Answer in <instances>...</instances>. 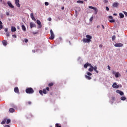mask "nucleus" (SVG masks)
Listing matches in <instances>:
<instances>
[{"mask_svg":"<svg viewBox=\"0 0 127 127\" xmlns=\"http://www.w3.org/2000/svg\"><path fill=\"white\" fill-rule=\"evenodd\" d=\"M55 126L56 127H61V126H59V124H58V123H56Z\"/></svg>","mask_w":127,"mask_h":127,"instance_id":"obj_35","label":"nucleus"},{"mask_svg":"<svg viewBox=\"0 0 127 127\" xmlns=\"http://www.w3.org/2000/svg\"><path fill=\"white\" fill-rule=\"evenodd\" d=\"M77 3H80V4H82L84 3V1L78 0V1H77Z\"/></svg>","mask_w":127,"mask_h":127,"instance_id":"obj_28","label":"nucleus"},{"mask_svg":"<svg viewBox=\"0 0 127 127\" xmlns=\"http://www.w3.org/2000/svg\"><path fill=\"white\" fill-rule=\"evenodd\" d=\"M119 16L120 18H124V17H125V15H124L122 13H119Z\"/></svg>","mask_w":127,"mask_h":127,"instance_id":"obj_21","label":"nucleus"},{"mask_svg":"<svg viewBox=\"0 0 127 127\" xmlns=\"http://www.w3.org/2000/svg\"><path fill=\"white\" fill-rule=\"evenodd\" d=\"M11 122V120L10 119H8L6 121V124H9Z\"/></svg>","mask_w":127,"mask_h":127,"instance_id":"obj_27","label":"nucleus"},{"mask_svg":"<svg viewBox=\"0 0 127 127\" xmlns=\"http://www.w3.org/2000/svg\"><path fill=\"white\" fill-rule=\"evenodd\" d=\"M84 1H88V0H84Z\"/></svg>","mask_w":127,"mask_h":127,"instance_id":"obj_64","label":"nucleus"},{"mask_svg":"<svg viewBox=\"0 0 127 127\" xmlns=\"http://www.w3.org/2000/svg\"><path fill=\"white\" fill-rule=\"evenodd\" d=\"M123 13L125 14V15L126 16H127V12H126V11H123Z\"/></svg>","mask_w":127,"mask_h":127,"instance_id":"obj_37","label":"nucleus"},{"mask_svg":"<svg viewBox=\"0 0 127 127\" xmlns=\"http://www.w3.org/2000/svg\"><path fill=\"white\" fill-rule=\"evenodd\" d=\"M6 15H7L8 16H9V12H6Z\"/></svg>","mask_w":127,"mask_h":127,"instance_id":"obj_53","label":"nucleus"},{"mask_svg":"<svg viewBox=\"0 0 127 127\" xmlns=\"http://www.w3.org/2000/svg\"><path fill=\"white\" fill-rule=\"evenodd\" d=\"M86 74L88 76H92V73L90 72H87Z\"/></svg>","mask_w":127,"mask_h":127,"instance_id":"obj_31","label":"nucleus"},{"mask_svg":"<svg viewBox=\"0 0 127 127\" xmlns=\"http://www.w3.org/2000/svg\"><path fill=\"white\" fill-rule=\"evenodd\" d=\"M46 90L47 91H49V87H47Z\"/></svg>","mask_w":127,"mask_h":127,"instance_id":"obj_55","label":"nucleus"},{"mask_svg":"<svg viewBox=\"0 0 127 127\" xmlns=\"http://www.w3.org/2000/svg\"><path fill=\"white\" fill-rule=\"evenodd\" d=\"M30 16H31V17H33L34 16L33 15V13H31V14H30Z\"/></svg>","mask_w":127,"mask_h":127,"instance_id":"obj_44","label":"nucleus"},{"mask_svg":"<svg viewBox=\"0 0 127 127\" xmlns=\"http://www.w3.org/2000/svg\"><path fill=\"white\" fill-rule=\"evenodd\" d=\"M32 51L34 53H35V50H33Z\"/></svg>","mask_w":127,"mask_h":127,"instance_id":"obj_60","label":"nucleus"},{"mask_svg":"<svg viewBox=\"0 0 127 127\" xmlns=\"http://www.w3.org/2000/svg\"><path fill=\"white\" fill-rule=\"evenodd\" d=\"M37 23L39 25L38 27V28H41V27H42V25H41V22H40V21H39V20H37Z\"/></svg>","mask_w":127,"mask_h":127,"instance_id":"obj_10","label":"nucleus"},{"mask_svg":"<svg viewBox=\"0 0 127 127\" xmlns=\"http://www.w3.org/2000/svg\"><path fill=\"white\" fill-rule=\"evenodd\" d=\"M126 99H127V98L125 96H122L120 98V100H121V101H125L126 100Z\"/></svg>","mask_w":127,"mask_h":127,"instance_id":"obj_22","label":"nucleus"},{"mask_svg":"<svg viewBox=\"0 0 127 127\" xmlns=\"http://www.w3.org/2000/svg\"><path fill=\"white\" fill-rule=\"evenodd\" d=\"M64 9H65V7H62V10H64Z\"/></svg>","mask_w":127,"mask_h":127,"instance_id":"obj_57","label":"nucleus"},{"mask_svg":"<svg viewBox=\"0 0 127 127\" xmlns=\"http://www.w3.org/2000/svg\"><path fill=\"white\" fill-rule=\"evenodd\" d=\"M88 67H90L88 69L89 72H93V71H94V67L92 66L91 64L87 62L84 64V67L87 68Z\"/></svg>","mask_w":127,"mask_h":127,"instance_id":"obj_2","label":"nucleus"},{"mask_svg":"<svg viewBox=\"0 0 127 127\" xmlns=\"http://www.w3.org/2000/svg\"><path fill=\"white\" fill-rule=\"evenodd\" d=\"M88 7L90 9H93V10H94V9H96V7H93V6H89Z\"/></svg>","mask_w":127,"mask_h":127,"instance_id":"obj_25","label":"nucleus"},{"mask_svg":"<svg viewBox=\"0 0 127 127\" xmlns=\"http://www.w3.org/2000/svg\"><path fill=\"white\" fill-rule=\"evenodd\" d=\"M108 70H111V67L110 66H108Z\"/></svg>","mask_w":127,"mask_h":127,"instance_id":"obj_52","label":"nucleus"},{"mask_svg":"<svg viewBox=\"0 0 127 127\" xmlns=\"http://www.w3.org/2000/svg\"><path fill=\"white\" fill-rule=\"evenodd\" d=\"M48 20L49 21H51V20H52L51 18V17L48 18Z\"/></svg>","mask_w":127,"mask_h":127,"instance_id":"obj_47","label":"nucleus"},{"mask_svg":"<svg viewBox=\"0 0 127 127\" xmlns=\"http://www.w3.org/2000/svg\"><path fill=\"white\" fill-rule=\"evenodd\" d=\"M6 120L7 119H5L4 120H3L2 122H1V124L2 125H4V124H5L6 122Z\"/></svg>","mask_w":127,"mask_h":127,"instance_id":"obj_23","label":"nucleus"},{"mask_svg":"<svg viewBox=\"0 0 127 127\" xmlns=\"http://www.w3.org/2000/svg\"><path fill=\"white\" fill-rule=\"evenodd\" d=\"M45 5H46V6H47L49 5V3L47 2H45Z\"/></svg>","mask_w":127,"mask_h":127,"instance_id":"obj_38","label":"nucleus"},{"mask_svg":"<svg viewBox=\"0 0 127 127\" xmlns=\"http://www.w3.org/2000/svg\"><path fill=\"white\" fill-rule=\"evenodd\" d=\"M6 35H7V37H8V36H9V35H9V33L7 32Z\"/></svg>","mask_w":127,"mask_h":127,"instance_id":"obj_48","label":"nucleus"},{"mask_svg":"<svg viewBox=\"0 0 127 127\" xmlns=\"http://www.w3.org/2000/svg\"><path fill=\"white\" fill-rule=\"evenodd\" d=\"M12 37H13L14 38H16L17 36L16 35H12Z\"/></svg>","mask_w":127,"mask_h":127,"instance_id":"obj_42","label":"nucleus"},{"mask_svg":"<svg viewBox=\"0 0 127 127\" xmlns=\"http://www.w3.org/2000/svg\"><path fill=\"white\" fill-rule=\"evenodd\" d=\"M97 28H100V25H97Z\"/></svg>","mask_w":127,"mask_h":127,"instance_id":"obj_59","label":"nucleus"},{"mask_svg":"<svg viewBox=\"0 0 127 127\" xmlns=\"http://www.w3.org/2000/svg\"><path fill=\"white\" fill-rule=\"evenodd\" d=\"M106 9L107 11H109V7H106Z\"/></svg>","mask_w":127,"mask_h":127,"instance_id":"obj_45","label":"nucleus"},{"mask_svg":"<svg viewBox=\"0 0 127 127\" xmlns=\"http://www.w3.org/2000/svg\"><path fill=\"white\" fill-rule=\"evenodd\" d=\"M0 2H2V0H0Z\"/></svg>","mask_w":127,"mask_h":127,"instance_id":"obj_63","label":"nucleus"},{"mask_svg":"<svg viewBox=\"0 0 127 127\" xmlns=\"http://www.w3.org/2000/svg\"><path fill=\"white\" fill-rule=\"evenodd\" d=\"M37 33L36 32H33V34H36Z\"/></svg>","mask_w":127,"mask_h":127,"instance_id":"obj_62","label":"nucleus"},{"mask_svg":"<svg viewBox=\"0 0 127 127\" xmlns=\"http://www.w3.org/2000/svg\"><path fill=\"white\" fill-rule=\"evenodd\" d=\"M30 28H33V27H36V25L34 22L30 23Z\"/></svg>","mask_w":127,"mask_h":127,"instance_id":"obj_11","label":"nucleus"},{"mask_svg":"<svg viewBox=\"0 0 127 127\" xmlns=\"http://www.w3.org/2000/svg\"><path fill=\"white\" fill-rule=\"evenodd\" d=\"M10 113H14L15 110L13 108H10L9 110Z\"/></svg>","mask_w":127,"mask_h":127,"instance_id":"obj_18","label":"nucleus"},{"mask_svg":"<svg viewBox=\"0 0 127 127\" xmlns=\"http://www.w3.org/2000/svg\"><path fill=\"white\" fill-rule=\"evenodd\" d=\"M4 31H5V32H7L8 31V28H5L4 29Z\"/></svg>","mask_w":127,"mask_h":127,"instance_id":"obj_43","label":"nucleus"},{"mask_svg":"<svg viewBox=\"0 0 127 127\" xmlns=\"http://www.w3.org/2000/svg\"><path fill=\"white\" fill-rule=\"evenodd\" d=\"M15 3L17 7H20V4L19 3V0H15Z\"/></svg>","mask_w":127,"mask_h":127,"instance_id":"obj_8","label":"nucleus"},{"mask_svg":"<svg viewBox=\"0 0 127 127\" xmlns=\"http://www.w3.org/2000/svg\"><path fill=\"white\" fill-rule=\"evenodd\" d=\"M31 18H32V20H34V21H35V20H36V19H35V18H34V16Z\"/></svg>","mask_w":127,"mask_h":127,"instance_id":"obj_39","label":"nucleus"},{"mask_svg":"<svg viewBox=\"0 0 127 127\" xmlns=\"http://www.w3.org/2000/svg\"><path fill=\"white\" fill-rule=\"evenodd\" d=\"M43 93L44 94V95H46V94H47V92H46V89H44L43 90Z\"/></svg>","mask_w":127,"mask_h":127,"instance_id":"obj_24","label":"nucleus"},{"mask_svg":"<svg viewBox=\"0 0 127 127\" xmlns=\"http://www.w3.org/2000/svg\"><path fill=\"white\" fill-rule=\"evenodd\" d=\"M49 87H52V86H53V84L52 83H50L48 84Z\"/></svg>","mask_w":127,"mask_h":127,"instance_id":"obj_34","label":"nucleus"},{"mask_svg":"<svg viewBox=\"0 0 127 127\" xmlns=\"http://www.w3.org/2000/svg\"><path fill=\"white\" fill-rule=\"evenodd\" d=\"M116 93H117V94H119L120 96H124V92L122 91L117 90L116 91Z\"/></svg>","mask_w":127,"mask_h":127,"instance_id":"obj_9","label":"nucleus"},{"mask_svg":"<svg viewBox=\"0 0 127 127\" xmlns=\"http://www.w3.org/2000/svg\"><path fill=\"white\" fill-rule=\"evenodd\" d=\"M85 78H86L87 80H92V77L88 75H85Z\"/></svg>","mask_w":127,"mask_h":127,"instance_id":"obj_16","label":"nucleus"},{"mask_svg":"<svg viewBox=\"0 0 127 127\" xmlns=\"http://www.w3.org/2000/svg\"><path fill=\"white\" fill-rule=\"evenodd\" d=\"M97 69H98V67H97V66H94L93 70L95 71V72H96L97 73V74H99V71L98 70H97Z\"/></svg>","mask_w":127,"mask_h":127,"instance_id":"obj_17","label":"nucleus"},{"mask_svg":"<svg viewBox=\"0 0 127 127\" xmlns=\"http://www.w3.org/2000/svg\"><path fill=\"white\" fill-rule=\"evenodd\" d=\"M114 46L115 47H122V46H124V44L122 43H116L114 44Z\"/></svg>","mask_w":127,"mask_h":127,"instance_id":"obj_6","label":"nucleus"},{"mask_svg":"<svg viewBox=\"0 0 127 127\" xmlns=\"http://www.w3.org/2000/svg\"><path fill=\"white\" fill-rule=\"evenodd\" d=\"M51 36L49 38V39H54V33H53V31L52 29L50 30Z\"/></svg>","mask_w":127,"mask_h":127,"instance_id":"obj_5","label":"nucleus"},{"mask_svg":"<svg viewBox=\"0 0 127 127\" xmlns=\"http://www.w3.org/2000/svg\"><path fill=\"white\" fill-rule=\"evenodd\" d=\"M7 4H8V6H9V7H10V8H14V6L12 5V4L11 3V2L10 1H8Z\"/></svg>","mask_w":127,"mask_h":127,"instance_id":"obj_12","label":"nucleus"},{"mask_svg":"<svg viewBox=\"0 0 127 127\" xmlns=\"http://www.w3.org/2000/svg\"><path fill=\"white\" fill-rule=\"evenodd\" d=\"M109 21L111 23H113L115 22L116 21L115 20H114V19H112V20H109Z\"/></svg>","mask_w":127,"mask_h":127,"instance_id":"obj_33","label":"nucleus"},{"mask_svg":"<svg viewBox=\"0 0 127 127\" xmlns=\"http://www.w3.org/2000/svg\"><path fill=\"white\" fill-rule=\"evenodd\" d=\"M102 28H103V29H105V26H104V25H102Z\"/></svg>","mask_w":127,"mask_h":127,"instance_id":"obj_56","label":"nucleus"},{"mask_svg":"<svg viewBox=\"0 0 127 127\" xmlns=\"http://www.w3.org/2000/svg\"><path fill=\"white\" fill-rule=\"evenodd\" d=\"M93 18H94V17H93V16H92V17L89 19V21H90V22H92V21H93Z\"/></svg>","mask_w":127,"mask_h":127,"instance_id":"obj_32","label":"nucleus"},{"mask_svg":"<svg viewBox=\"0 0 127 127\" xmlns=\"http://www.w3.org/2000/svg\"><path fill=\"white\" fill-rule=\"evenodd\" d=\"M11 31L12 32H15V31H16V28H15V27H12Z\"/></svg>","mask_w":127,"mask_h":127,"instance_id":"obj_15","label":"nucleus"},{"mask_svg":"<svg viewBox=\"0 0 127 127\" xmlns=\"http://www.w3.org/2000/svg\"><path fill=\"white\" fill-rule=\"evenodd\" d=\"M113 15H115V16H117V14L114 13V14H113Z\"/></svg>","mask_w":127,"mask_h":127,"instance_id":"obj_61","label":"nucleus"},{"mask_svg":"<svg viewBox=\"0 0 127 127\" xmlns=\"http://www.w3.org/2000/svg\"><path fill=\"white\" fill-rule=\"evenodd\" d=\"M0 16H1V18H3V14H1Z\"/></svg>","mask_w":127,"mask_h":127,"instance_id":"obj_50","label":"nucleus"},{"mask_svg":"<svg viewBox=\"0 0 127 127\" xmlns=\"http://www.w3.org/2000/svg\"><path fill=\"white\" fill-rule=\"evenodd\" d=\"M109 18L110 19H113V16H109Z\"/></svg>","mask_w":127,"mask_h":127,"instance_id":"obj_51","label":"nucleus"},{"mask_svg":"<svg viewBox=\"0 0 127 127\" xmlns=\"http://www.w3.org/2000/svg\"><path fill=\"white\" fill-rule=\"evenodd\" d=\"M116 39V36L115 35H113L112 37V41H114V40H115Z\"/></svg>","mask_w":127,"mask_h":127,"instance_id":"obj_26","label":"nucleus"},{"mask_svg":"<svg viewBox=\"0 0 127 127\" xmlns=\"http://www.w3.org/2000/svg\"><path fill=\"white\" fill-rule=\"evenodd\" d=\"M95 11V14H97L99 11V10H98V9H97V8H95V9H94Z\"/></svg>","mask_w":127,"mask_h":127,"instance_id":"obj_29","label":"nucleus"},{"mask_svg":"<svg viewBox=\"0 0 127 127\" xmlns=\"http://www.w3.org/2000/svg\"><path fill=\"white\" fill-rule=\"evenodd\" d=\"M14 91L15 93H16L17 94H19V89H18V87H15Z\"/></svg>","mask_w":127,"mask_h":127,"instance_id":"obj_13","label":"nucleus"},{"mask_svg":"<svg viewBox=\"0 0 127 127\" xmlns=\"http://www.w3.org/2000/svg\"><path fill=\"white\" fill-rule=\"evenodd\" d=\"M3 28V26H2V24L0 25V30H1Z\"/></svg>","mask_w":127,"mask_h":127,"instance_id":"obj_36","label":"nucleus"},{"mask_svg":"<svg viewBox=\"0 0 127 127\" xmlns=\"http://www.w3.org/2000/svg\"><path fill=\"white\" fill-rule=\"evenodd\" d=\"M39 94L40 95H41V96H43V91L42 90H40Z\"/></svg>","mask_w":127,"mask_h":127,"instance_id":"obj_30","label":"nucleus"},{"mask_svg":"<svg viewBox=\"0 0 127 127\" xmlns=\"http://www.w3.org/2000/svg\"><path fill=\"white\" fill-rule=\"evenodd\" d=\"M112 74L115 75L116 78H119V77H121V74H120L119 72H116V71H113L112 72Z\"/></svg>","mask_w":127,"mask_h":127,"instance_id":"obj_4","label":"nucleus"},{"mask_svg":"<svg viewBox=\"0 0 127 127\" xmlns=\"http://www.w3.org/2000/svg\"><path fill=\"white\" fill-rule=\"evenodd\" d=\"M86 37V38H84L82 39L83 42H84V43H90V42H91V40L93 38V37L90 35H87Z\"/></svg>","mask_w":127,"mask_h":127,"instance_id":"obj_1","label":"nucleus"},{"mask_svg":"<svg viewBox=\"0 0 127 127\" xmlns=\"http://www.w3.org/2000/svg\"><path fill=\"white\" fill-rule=\"evenodd\" d=\"M119 85H117V83L114 82L112 85V87L114 89H119Z\"/></svg>","mask_w":127,"mask_h":127,"instance_id":"obj_7","label":"nucleus"},{"mask_svg":"<svg viewBox=\"0 0 127 127\" xmlns=\"http://www.w3.org/2000/svg\"><path fill=\"white\" fill-rule=\"evenodd\" d=\"M99 47H100V48H102V47H103V45L102 44L99 45Z\"/></svg>","mask_w":127,"mask_h":127,"instance_id":"obj_46","label":"nucleus"},{"mask_svg":"<svg viewBox=\"0 0 127 127\" xmlns=\"http://www.w3.org/2000/svg\"><path fill=\"white\" fill-rule=\"evenodd\" d=\"M4 127H10V126L9 125H6L4 126Z\"/></svg>","mask_w":127,"mask_h":127,"instance_id":"obj_49","label":"nucleus"},{"mask_svg":"<svg viewBox=\"0 0 127 127\" xmlns=\"http://www.w3.org/2000/svg\"><path fill=\"white\" fill-rule=\"evenodd\" d=\"M26 93L27 94H33L34 90L31 87L28 88L26 89Z\"/></svg>","mask_w":127,"mask_h":127,"instance_id":"obj_3","label":"nucleus"},{"mask_svg":"<svg viewBox=\"0 0 127 127\" xmlns=\"http://www.w3.org/2000/svg\"><path fill=\"white\" fill-rule=\"evenodd\" d=\"M112 6L113 7H118L119 6V3L115 2L113 4Z\"/></svg>","mask_w":127,"mask_h":127,"instance_id":"obj_14","label":"nucleus"},{"mask_svg":"<svg viewBox=\"0 0 127 127\" xmlns=\"http://www.w3.org/2000/svg\"><path fill=\"white\" fill-rule=\"evenodd\" d=\"M24 41L26 43H27V42H28V39H24Z\"/></svg>","mask_w":127,"mask_h":127,"instance_id":"obj_41","label":"nucleus"},{"mask_svg":"<svg viewBox=\"0 0 127 127\" xmlns=\"http://www.w3.org/2000/svg\"><path fill=\"white\" fill-rule=\"evenodd\" d=\"M28 104L29 105H31V101H29V102H28Z\"/></svg>","mask_w":127,"mask_h":127,"instance_id":"obj_54","label":"nucleus"},{"mask_svg":"<svg viewBox=\"0 0 127 127\" xmlns=\"http://www.w3.org/2000/svg\"><path fill=\"white\" fill-rule=\"evenodd\" d=\"M31 18H32V20H34V21H35V20H36V19H35V18H34V16Z\"/></svg>","mask_w":127,"mask_h":127,"instance_id":"obj_40","label":"nucleus"},{"mask_svg":"<svg viewBox=\"0 0 127 127\" xmlns=\"http://www.w3.org/2000/svg\"><path fill=\"white\" fill-rule=\"evenodd\" d=\"M2 24V22H1V21H0V25Z\"/></svg>","mask_w":127,"mask_h":127,"instance_id":"obj_58","label":"nucleus"},{"mask_svg":"<svg viewBox=\"0 0 127 127\" xmlns=\"http://www.w3.org/2000/svg\"><path fill=\"white\" fill-rule=\"evenodd\" d=\"M22 29L23 30V31H26V28L25 27V26L24 25H22Z\"/></svg>","mask_w":127,"mask_h":127,"instance_id":"obj_20","label":"nucleus"},{"mask_svg":"<svg viewBox=\"0 0 127 127\" xmlns=\"http://www.w3.org/2000/svg\"><path fill=\"white\" fill-rule=\"evenodd\" d=\"M2 43L4 46H6V45H7V42L5 40L2 41Z\"/></svg>","mask_w":127,"mask_h":127,"instance_id":"obj_19","label":"nucleus"}]
</instances>
